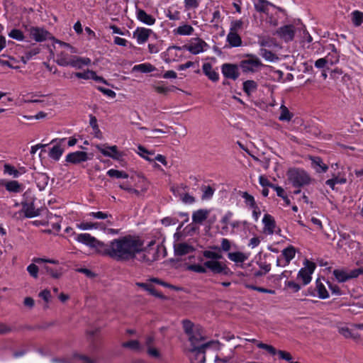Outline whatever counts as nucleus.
Here are the masks:
<instances>
[{"label": "nucleus", "instance_id": "f257e3e1", "mask_svg": "<svg viewBox=\"0 0 363 363\" xmlns=\"http://www.w3.org/2000/svg\"><path fill=\"white\" fill-rule=\"evenodd\" d=\"M155 241H151L147 247L138 236L125 235L115 238L105 244L104 256H108L118 262H128L138 258L140 262L150 265L159 257L158 249L153 247Z\"/></svg>", "mask_w": 363, "mask_h": 363}, {"label": "nucleus", "instance_id": "f03ea898", "mask_svg": "<svg viewBox=\"0 0 363 363\" xmlns=\"http://www.w3.org/2000/svg\"><path fill=\"white\" fill-rule=\"evenodd\" d=\"M188 339L192 347L191 351L195 353L201 362H206V350L218 343L217 341L211 340L200 344L205 340V337L203 335L199 327H196V330L188 335Z\"/></svg>", "mask_w": 363, "mask_h": 363}, {"label": "nucleus", "instance_id": "7ed1b4c3", "mask_svg": "<svg viewBox=\"0 0 363 363\" xmlns=\"http://www.w3.org/2000/svg\"><path fill=\"white\" fill-rule=\"evenodd\" d=\"M289 181L296 188L308 185L311 182L309 174L303 169L298 168H292L288 170L287 174Z\"/></svg>", "mask_w": 363, "mask_h": 363}, {"label": "nucleus", "instance_id": "20e7f679", "mask_svg": "<svg viewBox=\"0 0 363 363\" xmlns=\"http://www.w3.org/2000/svg\"><path fill=\"white\" fill-rule=\"evenodd\" d=\"M263 66L261 60L254 55H248L246 58L241 60L239 64L240 68L245 74L255 73Z\"/></svg>", "mask_w": 363, "mask_h": 363}, {"label": "nucleus", "instance_id": "39448f33", "mask_svg": "<svg viewBox=\"0 0 363 363\" xmlns=\"http://www.w3.org/2000/svg\"><path fill=\"white\" fill-rule=\"evenodd\" d=\"M75 240L81 242L82 244H84L90 247L95 248L96 252L99 253L100 255H103L104 248H105V244L103 242H101L98 240L96 238L91 236L89 233H80L78 234L75 238Z\"/></svg>", "mask_w": 363, "mask_h": 363}, {"label": "nucleus", "instance_id": "423d86ee", "mask_svg": "<svg viewBox=\"0 0 363 363\" xmlns=\"http://www.w3.org/2000/svg\"><path fill=\"white\" fill-rule=\"evenodd\" d=\"M333 274L338 282H345L363 274V268H357L351 270L337 269L333 270Z\"/></svg>", "mask_w": 363, "mask_h": 363}, {"label": "nucleus", "instance_id": "0eeeda50", "mask_svg": "<svg viewBox=\"0 0 363 363\" xmlns=\"http://www.w3.org/2000/svg\"><path fill=\"white\" fill-rule=\"evenodd\" d=\"M24 28L30 37L36 42H43L52 38L51 34L43 28L30 26H24Z\"/></svg>", "mask_w": 363, "mask_h": 363}, {"label": "nucleus", "instance_id": "6e6552de", "mask_svg": "<svg viewBox=\"0 0 363 363\" xmlns=\"http://www.w3.org/2000/svg\"><path fill=\"white\" fill-rule=\"evenodd\" d=\"M2 171L4 176L11 177L13 179L20 177L21 175L26 173V169L24 167H18L13 165L12 164L4 162H2Z\"/></svg>", "mask_w": 363, "mask_h": 363}, {"label": "nucleus", "instance_id": "1a4fd4ad", "mask_svg": "<svg viewBox=\"0 0 363 363\" xmlns=\"http://www.w3.org/2000/svg\"><path fill=\"white\" fill-rule=\"evenodd\" d=\"M65 140L66 138H55L50 141L49 144H52L53 146L48 152L50 158L55 161H58L60 159L65 151L63 143Z\"/></svg>", "mask_w": 363, "mask_h": 363}, {"label": "nucleus", "instance_id": "9d476101", "mask_svg": "<svg viewBox=\"0 0 363 363\" xmlns=\"http://www.w3.org/2000/svg\"><path fill=\"white\" fill-rule=\"evenodd\" d=\"M204 266L206 269H209L213 274L227 275L230 272L228 266L220 261L208 260L204 262Z\"/></svg>", "mask_w": 363, "mask_h": 363}, {"label": "nucleus", "instance_id": "9b49d317", "mask_svg": "<svg viewBox=\"0 0 363 363\" xmlns=\"http://www.w3.org/2000/svg\"><path fill=\"white\" fill-rule=\"evenodd\" d=\"M1 186L11 195L20 194L24 189L23 184L16 179H1Z\"/></svg>", "mask_w": 363, "mask_h": 363}, {"label": "nucleus", "instance_id": "f8f14e48", "mask_svg": "<svg viewBox=\"0 0 363 363\" xmlns=\"http://www.w3.org/2000/svg\"><path fill=\"white\" fill-rule=\"evenodd\" d=\"M304 267L301 268L298 274V278H301L304 285H307L311 281V274L315 269V264L308 260H306Z\"/></svg>", "mask_w": 363, "mask_h": 363}, {"label": "nucleus", "instance_id": "ddd939ff", "mask_svg": "<svg viewBox=\"0 0 363 363\" xmlns=\"http://www.w3.org/2000/svg\"><path fill=\"white\" fill-rule=\"evenodd\" d=\"M206 47H208V45L204 40L196 38L193 39L189 45H186L183 48L193 55H198L203 52Z\"/></svg>", "mask_w": 363, "mask_h": 363}, {"label": "nucleus", "instance_id": "4468645a", "mask_svg": "<svg viewBox=\"0 0 363 363\" xmlns=\"http://www.w3.org/2000/svg\"><path fill=\"white\" fill-rule=\"evenodd\" d=\"M239 67L235 64L224 63L221 66V72L225 78L236 80L240 76Z\"/></svg>", "mask_w": 363, "mask_h": 363}, {"label": "nucleus", "instance_id": "2eb2a0df", "mask_svg": "<svg viewBox=\"0 0 363 363\" xmlns=\"http://www.w3.org/2000/svg\"><path fill=\"white\" fill-rule=\"evenodd\" d=\"M89 160L88 154L83 151H76L67 155L65 161L67 163L78 164Z\"/></svg>", "mask_w": 363, "mask_h": 363}, {"label": "nucleus", "instance_id": "dca6fc26", "mask_svg": "<svg viewBox=\"0 0 363 363\" xmlns=\"http://www.w3.org/2000/svg\"><path fill=\"white\" fill-rule=\"evenodd\" d=\"M153 33V31L150 28L138 27L133 32V36L136 39L137 43L141 45L147 42L150 36Z\"/></svg>", "mask_w": 363, "mask_h": 363}, {"label": "nucleus", "instance_id": "f3484780", "mask_svg": "<svg viewBox=\"0 0 363 363\" xmlns=\"http://www.w3.org/2000/svg\"><path fill=\"white\" fill-rule=\"evenodd\" d=\"M276 33L285 42H289L294 38L295 28L292 25H286L277 29Z\"/></svg>", "mask_w": 363, "mask_h": 363}, {"label": "nucleus", "instance_id": "a211bd4d", "mask_svg": "<svg viewBox=\"0 0 363 363\" xmlns=\"http://www.w3.org/2000/svg\"><path fill=\"white\" fill-rule=\"evenodd\" d=\"M96 148L106 157H111L114 160H118L122 157V154L118 151L116 145L113 146H104V145H96Z\"/></svg>", "mask_w": 363, "mask_h": 363}, {"label": "nucleus", "instance_id": "6ab92c4d", "mask_svg": "<svg viewBox=\"0 0 363 363\" xmlns=\"http://www.w3.org/2000/svg\"><path fill=\"white\" fill-rule=\"evenodd\" d=\"M87 216L98 220H106L104 223H101L102 224L105 225L106 228V226H113L114 224L112 215L107 212H90L89 213L87 214Z\"/></svg>", "mask_w": 363, "mask_h": 363}, {"label": "nucleus", "instance_id": "aec40b11", "mask_svg": "<svg viewBox=\"0 0 363 363\" xmlns=\"http://www.w3.org/2000/svg\"><path fill=\"white\" fill-rule=\"evenodd\" d=\"M264 224V233L268 235H272L276 228V223L274 218L269 214H265L262 219Z\"/></svg>", "mask_w": 363, "mask_h": 363}, {"label": "nucleus", "instance_id": "412c9836", "mask_svg": "<svg viewBox=\"0 0 363 363\" xmlns=\"http://www.w3.org/2000/svg\"><path fill=\"white\" fill-rule=\"evenodd\" d=\"M194 250L195 249L192 245L186 242H180L174 245V252L178 256L186 255Z\"/></svg>", "mask_w": 363, "mask_h": 363}, {"label": "nucleus", "instance_id": "4be33fe9", "mask_svg": "<svg viewBox=\"0 0 363 363\" xmlns=\"http://www.w3.org/2000/svg\"><path fill=\"white\" fill-rule=\"evenodd\" d=\"M23 211L27 218H33L40 215V209L35 208L33 202L22 203Z\"/></svg>", "mask_w": 363, "mask_h": 363}, {"label": "nucleus", "instance_id": "5701e85b", "mask_svg": "<svg viewBox=\"0 0 363 363\" xmlns=\"http://www.w3.org/2000/svg\"><path fill=\"white\" fill-rule=\"evenodd\" d=\"M136 15L138 20L147 26H152L155 24L156 21L155 18L152 16L147 13L143 9H138Z\"/></svg>", "mask_w": 363, "mask_h": 363}, {"label": "nucleus", "instance_id": "b1692460", "mask_svg": "<svg viewBox=\"0 0 363 363\" xmlns=\"http://www.w3.org/2000/svg\"><path fill=\"white\" fill-rule=\"evenodd\" d=\"M91 60L89 57H81L77 55H74L71 60L69 66H71L76 69H81L85 65L91 64Z\"/></svg>", "mask_w": 363, "mask_h": 363}, {"label": "nucleus", "instance_id": "393cba45", "mask_svg": "<svg viewBox=\"0 0 363 363\" xmlns=\"http://www.w3.org/2000/svg\"><path fill=\"white\" fill-rule=\"evenodd\" d=\"M202 70L205 75L213 82H217L219 79L218 73L213 69L211 64L206 62L202 66Z\"/></svg>", "mask_w": 363, "mask_h": 363}, {"label": "nucleus", "instance_id": "a878e982", "mask_svg": "<svg viewBox=\"0 0 363 363\" xmlns=\"http://www.w3.org/2000/svg\"><path fill=\"white\" fill-rule=\"evenodd\" d=\"M77 228L82 230H88L91 229L106 230L105 225L101 223L82 222L77 224Z\"/></svg>", "mask_w": 363, "mask_h": 363}, {"label": "nucleus", "instance_id": "bb28decb", "mask_svg": "<svg viewBox=\"0 0 363 363\" xmlns=\"http://www.w3.org/2000/svg\"><path fill=\"white\" fill-rule=\"evenodd\" d=\"M74 55H70L68 52L62 51L57 54L56 62L60 66H69L71 60Z\"/></svg>", "mask_w": 363, "mask_h": 363}, {"label": "nucleus", "instance_id": "cd10ccee", "mask_svg": "<svg viewBox=\"0 0 363 363\" xmlns=\"http://www.w3.org/2000/svg\"><path fill=\"white\" fill-rule=\"evenodd\" d=\"M208 214L209 211L206 209L197 210L192 214V220L195 223H201L208 218Z\"/></svg>", "mask_w": 363, "mask_h": 363}, {"label": "nucleus", "instance_id": "c85d7f7f", "mask_svg": "<svg viewBox=\"0 0 363 363\" xmlns=\"http://www.w3.org/2000/svg\"><path fill=\"white\" fill-rule=\"evenodd\" d=\"M257 87L258 84L254 80H247L242 84V89L247 96H250L255 93L257 91Z\"/></svg>", "mask_w": 363, "mask_h": 363}, {"label": "nucleus", "instance_id": "c756f323", "mask_svg": "<svg viewBox=\"0 0 363 363\" xmlns=\"http://www.w3.org/2000/svg\"><path fill=\"white\" fill-rule=\"evenodd\" d=\"M312 164L315 171L318 173L325 172L328 167L323 162V160L319 157H314L311 158Z\"/></svg>", "mask_w": 363, "mask_h": 363}, {"label": "nucleus", "instance_id": "7c9ffc66", "mask_svg": "<svg viewBox=\"0 0 363 363\" xmlns=\"http://www.w3.org/2000/svg\"><path fill=\"white\" fill-rule=\"evenodd\" d=\"M227 41L230 47H239L242 45V39L238 33L229 32L227 35Z\"/></svg>", "mask_w": 363, "mask_h": 363}, {"label": "nucleus", "instance_id": "2f4dec72", "mask_svg": "<svg viewBox=\"0 0 363 363\" xmlns=\"http://www.w3.org/2000/svg\"><path fill=\"white\" fill-rule=\"evenodd\" d=\"M194 31V28L188 24L179 26L174 30V33L179 35H191Z\"/></svg>", "mask_w": 363, "mask_h": 363}, {"label": "nucleus", "instance_id": "473e14b6", "mask_svg": "<svg viewBox=\"0 0 363 363\" xmlns=\"http://www.w3.org/2000/svg\"><path fill=\"white\" fill-rule=\"evenodd\" d=\"M40 48L38 46H33L29 50L25 51L21 60L24 64L31 60L34 56L40 52Z\"/></svg>", "mask_w": 363, "mask_h": 363}, {"label": "nucleus", "instance_id": "72a5a7b5", "mask_svg": "<svg viewBox=\"0 0 363 363\" xmlns=\"http://www.w3.org/2000/svg\"><path fill=\"white\" fill-rule=\"evenodd\" d=\"M335 54V60L329 59L328 56L317 60L314 64L315 67L318 69H322V68H324L328 63H330V65H333L334 63L338 62V60H339L338 56L337 55L336 52Z\"/></svg>", "mask_w": 363, "mask_h": 363}, {"label": "nucleus", "instance_id": "f704fd0d", "mask_svg": "<svg viewBox=\"0 0 363 363\" xmlns=\"http://www.w3.org/2000/svg\"><path fill=\"white\" fill-rule=\"evenodd\" d=\"M228 257L235 263H242L247 259V256L241 252H229Z\"/></svg>", "mask_w": 363, "mask_h": 363}, {"label": "nucleus", "instance_id": "c9c22d12", "mask_svg": "<svg viewBox=\"0 0 363 363\" xmlns=\"http://www.w3.org/2000/svg\"><path fill=\"white\" fill-rule=\"evenodd\" d=\"M315 288L318 292V296L321 299H326L329 297V294L320 279H317L315 281Z\"/></svg>", "mask_w": 363, "mask_h": 363}, {"label": "nucleus", "instance_id": "e433bc0d", "mask_svg": "<svg viewBox=\"0 0 363 363\" xmlns=\"http://www.w3.org/2000/svg\"><path fill=\"white\" fill-rule=\"evenodd\" d=\"M281 255H283L286 261L284 265L289 264L291 260L294 259V257H295V248L293 246H289L282 250Z\"/></svg>", "mask_w": 363, "mask_h": 363}, {"label": "nucleus", "instance_id": "4c0bfd02", "mask_svg": "<svg viewBox=\"0 0 363 363\" xmlns=\"http://www.w3.org/2000/svg\"><path fill=\"white\" fill-rule=\"evenodd\" d=\"M254 4L256 11L262 13H267L268 11V6L272 5L267 0H255Z\"/></svg>", "mask_w": 363, "mask_h": 363}, {"label": "nucleus", "instance_id": "58836bf2", "mask_svg": "<svg viewBox=\"0 0 363 363\" xmlns=\"http://www.w3.org/2000/svg\"><path fill=\"white\" fill-rule=\"evenodd\" d=\"M155 69V67L150 63H143L140 65H135L133 67V72H140L142 73H149L153 72Z\"/></svg>", "mask_w": 363, "mask_h": 363}, {"label": "nucleus", "instance_id": "ea45409f", "mask_svg": "<svg viewBox=\"0 0 363 363\" xmlns=\"http://www.w3.org/2000/svg\"><path fill=\"white\" fill-rule=\"evenodd\" d=\"M280 115L279 116V120L281 121H289L291 120L293 117V114L289 111L288 108L284 105H281L280 106Z\"/></svg>", "mask_w": 363, "mask_h": 363}, {"label": "nucleus", "instance_id": "a19ab883", "mask_svg": "<svg viewBox=\"0 0 363 363\" xmlns=\"http://www.w3.org/2000/svg\"><path fill=\"white\" fill-rule=\"evenodd\" d=\"M187 186L181 184L178 186H172L171 187V191L176 197L182 198L186 191H187Z\"/></svg>", "mask_w": 363, "mask_h": 363}, {"label": "nucleus", "instance_id": "79ce46f5", "mask_svg": "<svg viewBox=\"0 0 363 363\" xmlns=\"http://www.w3.org/2000/svg\"><path fill=\"white\" fill-rule=\"evenodd\" d=\"M37 179V185L40 190H43L45 186L48 185L49 182V177L46 174H40Z\"/></svg>", "mask_w": 363, "mask_h": 363}, {"label": "nucleus", "instance_id": "37998d69", "mask_svg": "<svg viewBox=\"0 0 363 363\" xmlns=\"http://www.w3.org/2000/svg\"><path fill=\"white\" fill-rule=\"evenodd\" d=\"M44 269L48 274L55 279H59L62 274V268L60 267L52 268L49 266H45Z\"/></svg>", "mask_w": 363, "mask_h": 363}, {"label": "nucleus", "instance_id": "c03bdc74", "mask_svg": "<svg viewBox=\"0 0 363 363\" xmlns=\"http://www.w3.org/2000/svg\"><path fill=\"white\" fill-rule=\"evenodd\" d=\"M203 255L205 258L209 259L210 260H217L219 261L223 258V255L216 252H213L211 250H205L203 252Z\"/></svg>", "mask_w": 363, "mask_h": 363}, {"label": "nucleus", "instance_id": "a18cd8bd", "mask_svg": "<svg viewBox=\"0 0 363 363\" xmlns=\"http://www.w3.org/2000/svg\"><path fill=\"white\" fill-rule=\"evenodd\" d=\"M339 333L346 338H352L354 340H357L360 337L359 335L357 333H352V331L347 327L340 328Z\"/></svg>", "mask_w": 363, "mask_h": 363}, {"label": "nucleus", "instance_id": "49530a36", "mask_svg": "<svg viewBox=\"0 0 363 363\" xmlns=\"http://www.w3.org/2000/svg\"><path fill=\"white\" fill-rule=\"evenodd\" d=\"M107 175L110 177H116V178H123L127 179L128 177V174L123 171H119L114 169H111L107 172Z\"/></svg>", "mask_w": 363, "mask_h": 363}, {"label": "nucleus", "instance_id": "de8ad7c7", "mask_svg": "<svg viewBox=\"0 0 363 363\" xmlns=\"http://www.w3.org/2000/svg\"><path fill=\"white\" fill-rule=\"evenodd\" d=\"M182 325L184 333L187 335H191L196 329V327L194 326V323L189 320H184L182 321Z\"/></svg>", "mask_w": 363, "mask_h": 363}, {"label": "nucleus", "instance_id": "09e8293b", "mask_svg": "<svg viewBox=\"0 0 363 363\" xmlns=\"http://www.w3.org/2000/svg\"><path fill=\"white\" fill-rule=\"evenodd\" d=\"M138 154L145 159L147 161L152 162L153 158H152L150 156L153 155V153L151 152H149L147 150H146L143 146L139 145L138 147Z\"/></svg>", "mask_w": 363, "mask_h": 363}, {"label": "nucleus", "instance_id": "8fccbe9b", "mask_svg": "<svg viewBox=\"0 0 363 363\" xmlns=\"http://www.w3.org/2000/svg\"><path fill=\"white\" fill-rule=\"evenodd\" d=\"M123 347L130 348L134 351H139L141 349L140 342L138 340H130L128 342H123L122 344Z\"/></svg>", "mask_w": 363, "mask_h": 363}, {"label": "nucleus", "instance_id": "3c124183", "mask_svg": "<svg viewBox=\"0 0 363 363\" xmlns=\"http://www.w3.org/2000/svg\"><path fill=\"white\" fill-rule=\"evenodd\" d=\"M259 55L266 60L269 62H272L276 59L275 55L272 51L268 50L265 48L260 49Z\"/></svg>", "mask_w": 363, "mask_h": 363}, {"label": "nucleus", "instance_id": "603ef678", "mask_svg": "<svg viewBox=\"0 0 363 363\" xmlns=\"http://www.w3.org/2000/svg\"><path fill=\"white\" fill-rule=\"evenodd\" d=\"M201 191L203 192L202 199H209L213 196L215 189L210 186H203Z\"/></svg>", "mask_w": 363, "mask_h": 363}, {"label": "nucleus", "instance_id": "864d4df0", "mask_svg": "<svg viewBox=\"0 0 363 363\" xmlns=\"http://www.w3.org/2000/svg\"><path fill=\"white\" fill-rule=\"evenodd\" d=\"M353 23L359 26L363 23V13L359 11H354L352 13Z\"/></svg>", "mask_w": 363, "mask_h": 363}, {"label": "nucleus", "instance_id": "5fc2aeb1", "mask_svg": "<svg viewBox=\"0 0 363 363\" xmlns=\"http://www.w3.org/2000/svg\"><path fill=\"white\" fill-rule=\"evenodd\" d=\"M186 269L189 271L197 272V273H201L205 274L206 273L207 270L206 269V267L201 264H189L186 267Z\"/></svg>", "mask_w": 363, "mask_h": 363}, {"label": "nucleus", "instance_id": "6e6d98bb", "mask_svg": "<svg viewBox=\"0 0 363 363\" xmlns=\"http://www.w3.org/2000/svg\"><path fill=\"white\" fill-rule=\"evenodd\" d=\"M74 75L79 79H89L95 76V72L87 69L84 72H75Z\"/></svg>", "mask_w": 363, "mask_h": 363}, {"label": "nucleus", "instance_id": "4d7b16f0", "mask_svg": "<svg viewBox=\"0 0 363 363\" xmlns=\"http://www.w3.org/2000/svg\"><path fill=\"white\" fill-rule=\"evenodd\" d=\"M242 197L245 199V203L247 206H249L251 208L257 206L255 201L254 197L249 194L247 192H243Z\"/></svg>", "mask_w": 363, "mask_h": 363}, {"label": "nucleus", "instance_id": "13d9d810", "mask_svg": "<svg viewBox=\"0 0 363 363\" xmlns=\"http://www.w3.org/2000/svg\"><path fill=\"white\" fill-rule=\"evenodd\" d=\"M9 36L13 39H15L16 40L21 41L24 39V35L23 33L18 29H12L9 33Z\"/></svg>", "mask_w": 363, "mask_h": 363}, {"label": "nucleus", "instance_id": "bf43d9fd", "mask_svg": "<svg viewBox=\"0 0 363 363\" xmlns=\"http://www.w3.org/2000/svg\"><path fill=\"white\" fill-rule=\"evenodd\" d=\"M243 22L241 20L233 21L230 23V31L233 33H238L242 28Z\"/></svg>", "mask_w": 363, "mask_h": 363}, {"label": "nucleus", "instance_id": "052dcab7", "mask_svg": "<svg viewBox=\"0 0 363 363\" xmlns=\"http://www.w3.org/2000/svg\"><path fill=\"white\" fill-rule=\"evenodd\" d=\"M257 347L265 350L272 355H275L277 352V350L273 346L262 342H257Z\"/></svg>", "mask_w": 363, "mask_h": 363}, {"label": "nucleus", "instance_id": "680f3d73", "mask_svg": "<svg viewBox=\"0 0 363 363\" xmlns=\"http://www.w3.org/2000/svg\"><path fill=\"white\" fill-rule=\"evenodd\" d=\"M27 271L28 274L33 278L36 279L38 277L39 269L35 262L29 264L27 267Z\"/></svg>", "mask_w": 363, "mask_h": 363}, {"label": "nucleus", "instance_id": "e2e57ef3", "mask_svg": "<svg viewBox=\"0 0 363 363\" xmlns=\"http://www.w3.org/2000/svg\"><path fill=\"white\" fill-rule=\"evenodd\" d=\"M180 199L185 204H192L196 201L195 198L193 196L189 194L186 191L184 192Z\"/></svg>", "mask_w": 363, "mask_h": 363}, {"label": "nucleus", "instance_id": "0e129e2a", "mask_svg": "<svg viewBox=\"0 0 363 363\" xmlns=\"http://www.w3.org/2000/svg\"><path fill=\"white\" fill-rule=\"evenodd\" d=\"M16 64V61L14 59H11L10 60H1V67H8L12 69H17L18 68V66Z\"/></svg>", "mask_w": 363, "mask_h": 363}, {"label": "nucleus", "instance_id": "69168bd1", "mask_svg": "<svg viewBox=\"0 0 363 363\" xmlns=\"http://www.w3.org/2000/svg\"><path fill=\"white\" fill-rule=\"evenodd\" d=\"M277 354L279 355L280 359H284L289 362H291V360L292 357L289 352L283 350H277Z\"/></svg>", "mask_w": 363, "mask_h": 363}, {"label": "nucleus", "instance_id": "338daca9", "mask_svg": "<svg viewBox=\"0 0 363 363\" xmlns=\"http://www.w3.org/2000/svg\"><path fill=\"white\" fill-rule=\"evenodd\" d=\"M98 89L102 92L104 94H105L106 96L111 98V99H113L116 97V94L115 91H113V90L111 89H106V88H104V87H101V86H99L98 87Z\"/></svg>", "mask_w": 363, "mask_h": 363}, {"label": "nucleus", "instance_id": "774afa93", "mask_svg": "<svg viewBox=\"0 0 363 363\" xmlns=\"http://www.w3.org/2000/svg\"><path fill=\"white\" fill-rule=\"evenodd\" d=\"M186 9H196L199 6V0H184Z\"/></svg>", "mask_w": 363, "mask_h": 363}]
</instances>
